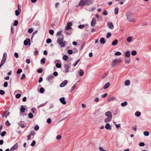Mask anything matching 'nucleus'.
Masks as SVG:
<instances>
[{"label":"nucleus","instance_id":"f257e3e1","mask_svg":"<svg viewBox=\"0 0 151 151\" xmlns=\"http://www.w3.org/2000/svg\"><path fill=\"white\" fill-rule=\"evenodd\" d=\"M127 20L129 22H134L135 20L133 13L130 11H128L126 13Z\"/></svg>","mask_w":151,"mask_h":151},{"label":"nucleus","instance_id":"f03ea898","mask_svg":"<svg viewBox=\"0 0 151 151\" xmlns=\"http://www.w3.org/2000/svg\"><path fill=\"white\" fill-rule=\"evenodd\" d=\"M105 115L107 116V117L105 119L104 122L105 123L110 122L111 120L112 117L111 112L110 111H107L105 113Z\"/></svg>","mask_w":151,"mask_h":151},{"label":"nucleus","instance_id":"7ed1b4c3","mask_svg":"<svg viewBox=\"0 0 151 151\" xmlns=\"http://www.w3.org/2000/svg\"><path fill=\"white\" fill-rule=\"evenodd\" d=\"M64 40V36L63 35H61V37H59L58 39L57 42L61 47H64L65 46V44L63 42Z\"/></svg>","mask_w":151,"mask_h":151},{"label":"nucleus","instance_id":"20e7f679","mask_svg":"<svg viewBox=\"0 0 151 151\" xmlns=\"http://www.w3.org/2000/svg\"><path fill=\"white\" fill-rule=\"evenodd\" d=\"M7 57V54L6 52L4 53L1 62L0 64V68L5 63Z\"/></svg>","mask_w":151,"mask_h":151},{"label":"nucleus","instance_id":"39448f33","mask_svg":"<svg viewBox=\"0 0 151 151\" xmlns=\"http://www.w3.org/2000/svg\"><path fill=\"white\" fill-rule=\"evenodd\" d=\"M121 62V61L119 59H115L111 63V66L114 67Z\"/></svg>","mask_w":151,"mask_h":151},{"label":"nucleus","instance_id":"423d86ee","mask_svg":"<svg viewBox=\"0 0 151 151\" xmlns=\"http://www.w3.org/2000/svg\"><path fill=\"white\" fill-rule=\"evenodd\" d=\"M24 45L25 46H27L29 45H31L30 40L29 38H27L24 41Z\"/></svg>","mask_w":151,"mask_h":151},{"label":"nucleus","instance_id":"0eeeda50","mask_svg":"<svg viewBox=\"0 0 151 151\" xmlns=\"http://www.w3.org/2000/svg\"><path fill=\"white\" fill-rule=\"evenodd\" d=\"M54 76L52 74L49 75L46 78V80L49 82H50V81L52 80L54 78Z\"/></svg>","mask_w":151,"mask_h":151},{"label":"nucleus","instance_id":"6e6552de","mask_svg":"<svg viewBox=\"0 0 151 151\" xmlns=\"http://www.w3.org/2000/svg\"><path fill=\"white\" fill-rule=\"evenodd\" d=\"M72 25V24L71 22H69L67 23V26L65 27L66 30H69L71 29V27H70Z\"/></svg>","mask_w":151,"mask_h":151},{"label":"nucleus","instance_id":"1a4fd4ad","mask_svg":"<svg viewBox=\"0 0 151 151\" xmlns=\"http://www.w3.org/2000/svg\"><path fill=\"white\" fill-rule=\"evenodd\" d=\"M107 26L108 27L111 29H112L114 28V25L111 22H108L107 23Z\"/></svg>","mask_w":151,"mask_h":151},{"label":"nucleus","instance_id":"9d476101","mask_svg":"<svg viewBox=\"0 0 151 151\" xmlns=\"http://www.w3.org/2000/svg\"><path fill=\"white\" fill-rule=\"evenodd\" d=\"M85 5H86L85 1H84L83 0H81L78 4V6L83 7Z\"/></svg>","mask_w":151,"mask_h":151},{"label":"nucleus","instance_id":"9b49d317","mask_svg":"<svg viewBox=\"0 0 151 151\" xmlns=\"http://www.w3.org/2000/svg\"><path fill=\"white\" fill-rule=\"evenodd\" d=\"M68 81L67 80H64L60 85V86L61 87H63L65 86L67 84Z\"/></svg>","mask_w":151,"mask_h":151},{"label":"nucleus","instance_id":"f8f14e48","mask_svg":"<svg viewBox=\"0 0 151 151\" xmlns=\"http://www.w3.org/2000/svg\"><path fill=\"white\" fill-rule=\"evenodd\" d=\"M116 99L114 97L112 96L108 98L107 99V101L108 103H109L111 101H116Z\"/></svg>","mask_w":151,"mask_h":151},{"label":"nucleus","instance_id":"ddd939ff","mask_svg":"<svg viewBox=\"0 0 151 151\" xmlns=\"http://www.w3.org/2000/svg\"><path fill=\"white\" fill-rule=\"evenodd\" d=\"M93 0H86V5H88L92 4L93 3Z\"/></svg>","mask_w":151,"mask_h":151},{"label":"nucleus","instance_id":"4468645a","mask_svg":"<svg viewBox=\"0 0 151 151\" xmlns=\"http://www.w3.org/2000/svg\"><path fill=\"white\" fill-rule=\"evenodd\" d=\"M96 21L94 17H93L92 20L91 22V26H94L96 23Z\"/></svg>","mask_w":151,"mask_h":151},{"label":"nucleus","instance_id":"2eb2a0df","mask_svg":"<svg viewBox=\"0 0 151 151\" xmlns=\"http://www.w3.org/2000/svg\"><path fill=\"white\" fill-rule=\"evenodd\" d=\"M18 147V144L16 143L10 149V150H14L17 149Z\"/></svg>","mask_w":151,"mask_h":151},{"label":"nucleus","instance_id":"dca6fc26","mask_svg":"<svg viewBox=\"0 0 151 151\" xmlns=\"http://www.w3.org/2000/svg\"><path fill=\"white\" fill-rule=\"evenodd\" d=\"M60 101L62 104H66V102L65 101V98L64 97H63L60 98Z\"/></svg>","mask_w":151,"mask_h":151},{"label":"nucleus","instance_id":"f3484780","mask_svg":"<svg viewBox=\"0 0 151 151\" xmlns=\"http://www.w3.org/2000/svg\"><path fill=\"white\" fill-rule=\"evenodd\" d=\"M105 127L107 129L111 130V126L110 125V124L108 123L106 124Z\"/></svg>","mask_w":151,"mask_h":151},{"label":"nucleus","instance_id":"a211bd4d","mask_svg":"<svg viewBox=\"0 0 151 151\" xmlns=\"http://www.w3.org/2000/svg\"><path fill=\"white\" fill-rule=\"evenodd\" d=\"M130 56L129 51H127L125 52V56L127 58H129Z\"/></svg>","mask_w":151,"mask_h":151},{"label":"nucleus","instance_id":"6ab92c4d","mask_svg":"<svg viewBox=\"0 0 151 151\" xmlns=\"http://www.w3.org/2000/svg\"><path fill=\"white\" fill-rule=\"evenodd\" d=\"M100 42L101 43H102L103 44H105V40L104 38L103 37L101 38L100 40Z\"/></svg>","mask_w":151,"mask_h":151},{"label":"nucleus","instance_id":"aec40b11","mask_svg":"<svg viewBox=\"0 0 151 151\" xmlns=\"http://www.w3.org/2000/svg\"><path fill=\"white\" fill-rule=\"evenodd\" d=\"M130 84V81L129 80H127L124 82V85L126 86H129Z\"/></svg>","mask_w":151,"mask_h":151},{"label":"nucleus","instance_id":"412c9836","mask_svg":"<svg viewBox=\"0 0 151 151\" xmlns=\"http://www.w3.org/2000/svg\"><path fill=\"white\" fill-rule=\"evenodd\" d=\"M18 124L22 128H24L25 127V126L22 124V122L21 121H19L18 122Z\"/></svg>","mask_w":151,"mask_h":151},{"label":"nucleus","instance_id":"4be33fe9","mask_svg":"<svg viewBox=\"0 0 151 151\" xmlns=\"http://www.w3.org/2000/svg\"><path fill=\"white\" fill-rule=\"evenodd\" d=\"M118 42V40L117 39H115L112 42V45L113 46L117 44Z\"/></svg>","mask_w":151,"mask_h":151},{"label":"nucleus","instance_id":"5701e85b","mask_svg":"<svg viewBox=\"0 0 151 151\" xmlns=\"http://www.w3.org/2000/svg\"><path fill=\"white\" fill-rule=\"evenodd\" d=\"M9 114V112L7 113V111H5L4 112V114H2V116H5V117H6Z\"/></svg>","mask_w":151,"mask_h":151},{"label":"nucleus","instance_id":"b1692460","mask_svg":"<svg viewBox=\"0 0 151 151\" xmlns=\"http://www.w3.org/2000/svg\"><path fill=\"white\" fill-rule=\"evenodd\" d=\"M131 59L130 58L127 59V58H125V61L126 63L129 64L130 62Z\"/></svg>","mask_w":151,"mask_h":151},{"label":"nucleus","instance_id":"393cba45","mask_svg":"<svg viewBox=\"0 0 151 151\" xmlns=\"http://www.w3.org/2000/svg\"><path fill=\"white\" fill-rule=\"evenodd\" d=\"M110 83H109L108 82L104 86V89L107 88L110 86Z\"/></svg>","mask_w":151,"mask_h":151},{"label":"nucleus","instance_id":"a878e982","mask_svg":"<svg viewBox=\"0 0 151 151\" xmlns=\"http://www.w3.org/2000/svg\"><path fill=\"white\" fill-rule=\"evenodd\" d=\"M132 37L129 36L127 38V41L128 42H132Z\"/></svg>","mask_w":151,"mask_h":151},{"label":"nucleus","instance_id":"bb28decb","mask_svg":"<svg viewBox=\"0 0 151 151\" xmlns=\"http://www.w3.org/2000/svg\"><path fill=\"white\" fill-rule=\"evenodd\" d=\"M76 83L71 88L70 90V92H72L73 91V90L76 87Z\"/></svg>","mask_w":151,"mask_h":151},{"label":"nucleus","instance_id":"cd10ccee","mask_svg":"<svg viewBox=\"0 0 151 151\" xmlns=\"http://www.w3.org/2000/svg\"><path fill=\"white\" fill-rule=\"evenodd\" d=\"M135 115L137 117H139L140 116L141 113L139 111H137L135 113Z\"/></svg>","mask_w":151,"mask_h":151},{"label":"nucleus","instance_id":"c85d7f7f","mask_svg":"<svg viewBox=\"0 0 151 151\" xmlns=\"http://www.w3.org/2000/svg\"><path fill=\"white\" fill-rule=\"evenodd\" d=\"M45 62V58H42L40 61V63L41 64H44Z\"/></svg>","mask_w":151,"mask_h":151},{"label":"nucleus","instance_id":"c756f323","mask_svg":"<svg viewBox=\"0 0 151 151\" xmlns=\"http://www.w3.org/2000/svg\"><path fill=\"white\" fill-rule=\"evenodd\" d=\"M21 12V11H20L19 10H16L15 11L16 15L18 16L19 14Z\"/></svg>","mask_w":151,"mask_h":151},{"label":"nucleus","instance_id":"7c9ffc66","mask_svg":"<svg viewBox=\"0 0 151 151\" xmlns=\"http://www.w3.org/2000/svg\"><path fill=\"white\" fill-rule=\"evenodd\" d=\"M143 134L145 136H147L149 135V133L147 131H145L144 132Z\"/></svg>","mask_w":151,"mask_h":151},{"label":"nucleus","instance_id":"2f4dec72","mask_svg":"<svg viewBox=\"0 0 151 151\" xmlns=\"http://www.w3.org/2000/svg\"><path fill=\"white\" fill-rule=\"evenodd\" d=\"M68 58V56L66 55H64L63 57V59L65 61L67 60Z\"/></svg>","mask_w":151,"mask_h":151},{"label":"nucleus","instance_id":"473e14b6","mask_svg":"<svg viewBox=\"0 0 151 151\" xmlns=\"http://www.w3.org/2000/svg\"><path fill=\"white\" fill-rule=\"evenodd\" d=\"M119 12V9L118 7L115 8L114 9V13L115 14H117Z\"/></svg>","mask_w":151,"mask_h":151},{"label":"nucleus","instance_id":"72a5a7b5","mask_svg":"<svg viewBox=\"0 0 151 151\" xmlns=\"http://www.w3.org/2000/svg\"><path fill=\"white\" fill-rule=\"evenodd\" d=\"M79 74L81 76H83L84 74V71L83 70L81 69L80 70Z\"/></svg>","mask_w":151,"mask_h":151},{"label":"nucleus","instance_id":"f704fd0d","mask_svg":"<svg viewBox=\"0 0 151 151\" xmlns=\"http://www.w3.org/2000/svg\"><path fill=\"white\" fill-rule=\"evenodd\" d=\"M137 52L135 50H133L132 51L131 55L133 56H135L137 54Z\"/></svg>","mask_w":151,"mask_h":151},{"label":"nucleus","instance_id":"c9c22d12","mask_svg":"<svg viewBox=\"0 0 151 151\" xmlns=\"http://www.w3.org/2000/svg\"><path fill=\"white\" fill-rule=\"evenodd\" d=\"M25 110V109L24 107L23 106L21 107L20 108V111L22 113H23L24 112Z\"/></svg>","mask_w":151,"mask_h":151},{"label":"nucleus","instance_id":"e433bc0d","mask_svg":"<svg viewBox=\"0 0 151 151\" xmlns=\"http://www.w3.org/2000/svg\"><path fill=\"white\" fill-rule=\"evenodd\" d=\"M70 65H68L65 64L64 65V67L66 69H69L70 68Z\"/></svg>","mask_w":151,"mask_h":151},{"label":"nucleus","instance_id":"4c0bfd02","mask_svg":"<svg viewBox=\"0 0 151 151\" xmlns=\"http://www.w3.org/2000/svg\"><path fill=\"white\" fill-rule=\"evenodd\" d=\"M45 91L44 88L43 87H41L40 88V92L41 93H43Z\"/></svg>","mask_w":151,"mask_h":151},{"label":"nucleus","instance_id":"58836bf2","mask_svg":"<svg viewBox=\"0 0 151 151\" xmlns=\"http://www.w3.org/2000/svg\"><path fill=\"white\" fill-rule=\"evenodd\" d=\"M56 66L58 68H60L61 67V65L59 63H57L56 64Z\"/></svg>","mask_w":151,"mask_h":151},{"label":"nucleus","instance_id":"ea45409f","mask_svg":"<svg viewBox=\"0 0 151 151\" xmlns=\"http://www.w3.org/2000/svg\"><path fill=\"white\" fill-rule=\"evenodd\" d=\"M35 52L34 55H37L38 53V51L37 50V48H35Z\"/></svg>","mask_w":151,"mask_h":151},{"label":"nucleus","instance_id":"a19ab883","mask_svg":"<svg viewBox=\"0 0 151 151\" xmlns=\"http://www.w3.org/2000/svg\"><path fill=\"white\" fill-rule=\"evenodd\" d=\"M18 22L17 20H15L14 21L13 23V25L14 26H17L18 24Z\"/></svg>","mask_w":151,"mask_h":151},{"label":"nucleus","instance_id":"79ce46f5","mask_svg":"<svg viewBox=\"0 0 151 151\" xmlns=\"http://www.w3.org/2000/svg\"><path fill=\"white\" fill-rule=\"evenodd\" d=\"M84 27L85 25L84 24H80L78 26V27L80 29H82Z\"/></svg>","mask_w":151,"mask_h":151},{"label":"nucleus","instance_id":"37998d69","mask_svg":"<svg viewBox=\"0 0 151 151\" xmlns=\"http://www.w3.org/2000/svg\"><path fill=\"white\" fill-rule=\"evenodd\" d=\"M49 34L51 35H53L54 33V31L53 30L50 29L49 31Z\"/></svg>","mask_w":151,"mask_h":151},{"label":"nucleus","instance_id":"c03bdc74","mask_svg":"<svg viewBox=\"0 0 151 151\" xmlns=\"http://www.w3.org/2000/svg\"><path fill=\"white\" fill-rule=\"evenodd\" d=\"M85 45V42H83L82 45H81V48L80 49V50H81L83 49V47Z\"/></svg>","mask_w":151,"mask_h":151},{"label":"nucleus","instance_id":"a18cd8bd","mask_svg":"<svg viewBox=\"0 0 151 151\" xmlns=\"http://www.w3.org/2000/svg\"><path fill=\"white\" fill-rule=\"evenodd\" d=\"M122 54V53L120 52H117L115 53V55L116 56L120 55Z\"/></svg>","mask_w":151,"mask_h":151},{"label":"nucleus","instance_id":"49530a36","mask_svg":"<svg viewBox=\"0 0 151 151\" xmlns=\"http://www.w3.org/2000/svg\"><path fill=\"white\" fill-rule=\"evenodd\" d=\"M22 72V70L21 69H19L17 70V74H19L20 73Z\"/></svg>","mask_w":151,"mask_h":151},{"label":"nucleus","instance_id":"de8ad7c7","mask_svg":"<svg viewBox=\"0 0 151 151\" xmlns=\"http://www.w3.org/2000/svg\"><path fill=\"white\" fill-rule=\"evenodd\" d=\"M80 60V59H78L76 61V62L73 64V66H75L77 65L78 64V63L79 62Z\"/></svg>","mask_w":151,"mask_h":151},{"label":"nucleus","instance_id":"09e8293b","mask_svg":"<svg viewBox=\"0 0 151 151\" xmlns=\"http://www.w3.org/2000/svg\"><path fill=\"white\" fill-rule=\"evenodd\" d=\"M52 42L50 38H48L46 40V42L47 43H50Z\"/></svg>","mask_w":151,"mask_h":151},{"label":"nucleus","instance_id":"8fccbe9b","mask_svg":"<svg viewBox=\"0 0 151 151\" xmlns=\"http://www.w3.org/2000/svg\"><path fill=\"white\" fill-rule=\"evenodd\" d=\"M5 124L7 126H9L10 125V123L8 120H7Z\"/></svg>","mask_w":151,"mask_h":151},{"label":"nucleus","instance_id":"3c124183","mask_svg":"<svg viewBox=\"0 0 151 151\" xmlns=\"http://www.w3.org/2000/svg\"><path fill=\"white\" fill-rule=\"evenodd\" d=\"M111 36V34L110 32H108L107 34V35L106 36V37L107 38H109Z\"/></svg>","mask_w":151,"mask_h":151},{"label":"nucleus","instance_id":"603ef678","mask_svg":"<svg viewBox=\"0 0 151 151\" xmlns=\"http://www.w3.org/2000/svg\"><path fill=\"white\" fill-rule=\"evenodd\" d=\"M68 52L69 54L71 55L73 54V51L71 50H68Z\"/></svg>","mask_w":151,"mask_h":151},{"label":"nucleus","instance_id":"864d4df0","mask_svg":"<svg viewBox=\"0 0 151 151\" xmlns=\"http://www.w3.org/2000/svg\"><path fill=\"white\" fill-rule=\"evenodd\" d=\"M29 117L30 118H32L33 117V115L31 113H29L28 115Z\"/></svg>","mask_w":151,"mask_h":151},{"label":"nucleus","instance_id":"5fc2aeb1","mask_svg":"<svg viewBox=\"0 0 151 151\" xmlns=\"http://www.w3.org/2000/svg\"><path fill=\"white\" fill-rule=\"evenodd\" d=\"M33 31V29L32 28H29L28 30V32L30 34L32 33Z\"/></svg>","mask_w":151,"mask_h":151},{"label":"nucleus","instance_id":"6e6d98bb","mask_svg":"<svg viewBox=\"0 0 151 151\" xmlns=\"http://www.w3.org/2000/svg\"><path fill=\"white\" fill-rule=\"evenodd\" d=\"M21 94H20V93H18V94H17L15 96L17 98L19 99L20 97V96H21Z\"/></svg>","mask_w":151,"mask_h":151},{"label":"nucleus","instance_id":"4d7b16f0","mask_svg":"<svg viewBox=\"0 0 151 151\" xmlns=\"http://www.w3.org/2000/svg\"><path fill=\"white\" fill-rule=\"evenodd\" d=\"M36 144V142L35 140H33L32 141V143L31 144V145L32 146H34L35 145V144Z\"/></svg>","mask_w":151,"mask_h":151},{"label":"nucleus","instance_id":"13d9d810","mask_svg":"<svg viewBox=\"0 0 151 151\" xmlns=\"http://www.w3.org/2000/svg\"><path fill=\"white\" fill-rule=\"evenodd\" d=\"M139 145L140 146L143 147L145 146V144L143 142H141L139 143Z\"/></svg>","mask_w":151,"mask_h":151},{"label":"nucleus","instance_id":"bf43d9fd","mask_svg":"<svg viewBox=\"0 0 151 151\" xmlns=\"http://www.w3.org/2000/svg\"><path fill=\"white\" fill-rule=\"evenodd\" d=\"M42 70L41 68H40L37 70V71L39 73H41L42 72Z\"/></svg>","mask_w":151,"mask_h":151},{"label":"nucleus","instance_id":"052dcab7","mask_svg":"<svg viewBox=\"0 0 151 151\" xmlns=\"http://www.w3.org/2000/svg\"><path fill=\"white\" fill-rule=\"evenodd\" d=\"M103 14L105 16L107 15L108 14L107 11L106 10H104L103 13Z\"/></svg>","mask_w":151,"mask_h":151},{"label":"nucleus","instance_id":"680f3d73","mask_svg":"<svg viewBox=\"0 0 151 151\" xmlns=\"http://www.w3.org/2000/svg\"><path fill=\"white\" fill-rule=\"evenodd\" d=\"M8 83L7 82H5L4 84V87H6L7 86Z\"/></svg>","mask_w":151,"mask_h":151},{"label":"nucleus","instance_id":"e2e57ef3","mask_svg":"<svg viewBox=\"0 0 151 151\" xmlns=\"http://www.w3.org/2000/svg\"><path fill=\"white\" fill-rule=\"evenodd\" d=\"M5 93V92L4 91L1 90H0V94L1 95H3Z\"/></svg>","mask_w":151,"mask_h":151},{"label":"nucleus","instance_id":"0e129e2a","mask_svg":"<svg viewBox=\"0 0 151 151\" xmlns=\"http://www.w3.org/2000/svg\"><path fill=\"white\" fill-rule=\"evenodd\" d=\"M6 132L5 131H4L3 132L1 133V135L2 137H4L5 135V134H6Z\"/></svg>","mask_w":151,"mask_h":151},{"label":"nucleus","instance_id":"69168bd1","mask_svg":"<svg viewBox=\"0 0 151 151\" xmlns=\"http://www.w3.org/2000/svg\"><path fill=\"white\" fill-rule=\"evenodd\" d=\"M35 131L33 130V131H32L30 134V135H31V136H33L35 134Z\"/></svg>","mask_w":151,"mask_h":151},{"label":"nucleus","instance_id":"338daca9","mask_svg":"<svg viewBox=\"0 0 151 151\" xmlns=\"http://www.w3.org/2000/svg\"><path fill=\"white\" fill-rule=\"evenodd\" d=\"M39 127L37 125H36L35 126V129L36 131L38 130L39 129Z\"/></svg>","mask_w":151,"mask_h":151},{"label":"nucleus","instance_id":"774afa93","mask_svg":"<svg viewBox=\"0 0 151 151\" xmlns=\"http://www.w3.org/2000/svg\"><path fill=\"white\" fill-rule=\"evenodd\" d=\"M99 149L100 151H106V150H104L102 147H99Z\"/></svg>","mask_w":151,"mask_h":151}]
</instances>
